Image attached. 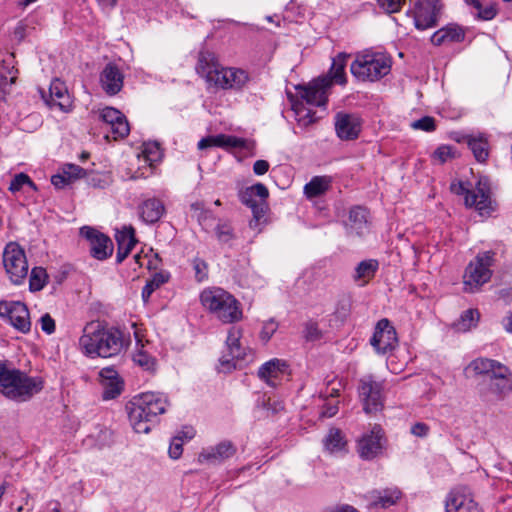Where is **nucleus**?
Returning <instances> with one entry per match:
<instances>
[{
	"instance_id": "obj_1",
	"label": "nucleus",
	"mask_w": 512,
	"mask_h": 512,
	"mask_svg": "<svg viewBox=\"0 0 512 512\" xmlns=\"http://www.w3.org/2000/svg\"><path fill=\"white\" fill-rule=\"evenodd\" d=\"M123 333L115 327H106L99 321L88 322L79 338L81 351L89 357L109 358L124 348Z\"/></svg>"
},
{
	"instance_id": "obj_2",
	"label": "nucleus",
	"mask_w": 512,
	"mask_h": 512,
	"mask_svg": "<svg viewBox=\"0 0 512 512\" xmlns=\"http://www.w3.org/2000/svg\"><path fill=\"white\" fill-rule=\"evenodd\" d=\"M196 71L209 84L224 90H241L250 80L247 71L221 66L215 54L209 51L199 53Z\"/></svg>"
},
{
	"instance_id": "obj_3",
	"label": "nucleus",
	"mask_w": 512,
	"mask_h": 512,
	"mask_svg": "<svg viewBox=\"0 0 512 512\" xmlns=\"http://www.w3.org/2000/svg\"><path fill=\"white\" fill-rule=\"evenodd\" d=\"M44 387L39 376H30L26 372L12 367L0 360V394L8 400L22 403L32 399Z\"/></svg>"
},
{
	"instance_id": "obj_4",
	"label": "nucleus",
	"mask_w": 512,
	"mask_h": 512,
	"mask_svg": "<svg viewBox=\"0 0 512 512\" xmlns=\"http://www.w3.org/2000/svg\"><path fill=\"white\" fill-rule=\"evenodd\" d=\"M167 397L161 393L145 392L134 397L129 411V421L136 433H148L157 423L158 416L166 411Z\"/></svg>"
},
{
	"instance_id": "obj_5",
	"label": "nucleus",
	"mask_w": 512,
	"mask_h": 512,
	"mask_svg": "<svg viewBox=\"0 0 512 512\" xmlns=\"http://www.w3.org/2000/svg\"><path fill=\"white\" fill-rule=\"evenodd\" d=\"M391 67L390 55L374 49H364L355 54L350 71L359 81L376 82L388 75Z\"/></svg>"
},
{
	"instance_id": "obj_6",
	"label": "nucleus",
	"mask_w": 512,
	"mask_h": 512,
	"mask_svg": "<svg viewBox=\"0 0 512 512\" xmlns=\"http://www.w3.org/2000/svg\"><path fill=\"white\" fill-rule=\"evenodd\" d=\"M202 306L222 323L230 324L242 319V310L238 300L219 287L204 289L200 294Z\"/></svg>"
},
{
	"instance_id": "obj_7",
	"label": "nucleus",
	"mask_w": 512,
	"mask_h": 512,
	"mask_svg": "<svg viewBox=\"0 0 512 512\" xmlns=\"http://www.w3.org/2000/svg\"><path fill=\"white\" fill-rule=\"evenodd\" d=\"M450 190L456 195H464L465 205L474 207L481 215L489 214L493 210L490 185L486 178H480L473 190L468 189L462 181H453Z\"/></svg>"
},
{
	"instance_id": "obj_8",
	"label": "nucleus",
	"mask_w": 512,
	"mask_h": 512,
	"mask_svg": "<svg viewBox=\"0 0 512 512\" xmlns=\"http://www.w3.org/2000/svg\"><path fill=\"white\" fill-rule=\"evenodd\" d=\"M494 255L495 253L492 251L479 253L475 260L468 264L463 275V285L466 292L474 293L490 280L492 275L490 267L493 264Z\"/></svg>"
},
{
	"instance_id": "obj_9",
	"label": "nucleus",
	"mask_w": 512,
	"mask_h": 512,
	"mask_svg": "<svg viewBox=\"0 0 512 512\" xmlns=\"http://www.w3.org/2000/svg\"><path fill=\"white\" fill-rule=\"evenodd\" d=\"M3 265L10 281L15 285L24 282L28 274V262L24 250L15 242L8 243L3 251Z\"/></svg>"
},
{
	"instance_id": "obj_10",
	"label": "nucleus",
	"mask_w": 512,
	"mask_h": 512,
	"mask_svg": "<svg viewBox=\"0 0 512 512\" xmlns=\"http://www.w3.org/2000/svg\"><path fill=\"white\" fill-rule=\"evenodd\" d=\"M358 393L365 413H376L383 409V383L376 381L373 376L367 375L360 379Z\"/></svg>"
},
{
	"instance_id": "obj_11",
	"label": "nucleus",
	"mask_w": 512,
	"mask_h": 512,
	"mask_svg": "<svg viewBox=\"0 0 512 512\" xmlns=\"http://www.w3.org/2000/svg\"><path fill=\"white\" fill-rule=\"evenodd\" d=\"M446 512H483L482 507L475 501L471 489L460 485L453 488L445 500Z\"/></svg>"
},
{
	"instance_id": "obj_12",
	"label": "nucleus",
	"mask_w": 512,
	"mask_h": 512,
	"mask_svg": "<svg viewBox=\"0 0 512 512\" xmlns=\"http://www.w3.org/2000/svg\"><path fill=\"white\" fill-rule=\"evenodd\" d=\"M0 316L6 318L18 331L27 333L31 329L30 315L27 306L19 301H1Z\"/></svg>"
},
{
	"instance_id": "obj_13",
	"label": "nucleus",
	"mask_w": 512,
	"mask_h": 512,
	"mask_svg": "<svg viewBox=\"0 0 512 512\" xmlns=\"http://www.w3.org/2000/svg\"><path fill=\"white\" fill-rule=\"evenodd\" d=\"M441 9L440 0H419L413 10L415 27L426 30L436 26Z\"/></svg>"
},
{
	"instance_id": "obj_14",
	"label": "nucleus",
	"mask_w": 512,
	"mask_h": 512,
	"mask_svg": "<svg viewBox=\"0 0 512 512\" xmlns=\"http://www.w3.org/2000/svg\"><path fill=\"white\" fill-rule=\"evenodd\" d=\"M80 235L88 241L90 253L95 259L105 260L112 255L113 243L105 234L92 227L83 226L80 228Z\"/></svg>"
},
{
	"instance_id": "obj_15",
	"label": "nucleus",
	"mask_w": 512,
	"mask_h": 512,
	"mask_svg": "<svg viewBox=\"0 0 512 512\" xmlns=\"http://www.w3.org/2000/svg\"><path fill=\"white\" fill-rule=\"evenodd\" d=\"M398 339L395 328L386 318L377 322L374 334L370 340L371 345L379 354L392 351L397 345Z\"/></svg>"
},
{
	"instance_id": "obj_16",
	"label": "nucleus",
	"mask_w": 512,
	"mask_h": 512,
	"mask_svg": "<svg viewBox=\"0 0 512 512\" xmlns=\"http://www.w3.org/2000/svg\"><path fill=\"white\" fill-rule=\"evenodd\" d=\"M384 432L379 425L362 435L358 440L357 449L360 457L371 460L377 457L383 450Z\"/></svg>"
},
{
	"instance_id": "obj_17",
	"label": "nucleus",
	"mask_w": 512,
	"mask_h": 512,
	"mask_svg": "<svg viewBox=\"0 0 512 512\" xmlns=\"http://www.w3.org/2000/svg\"><path fill=\"white\" fill-rule=\"evenodd\" d=\"M331 86L328 78H319L312 81L308 86H299L298 93L302 101L310 106H325L327 102V91Z\"/></svg>"
},
{
	"instance_id": "obj_18",
	"label": "nucleus",
	"mask_w": 512,
	"mask_h": 512,
	"mask_svg": "<svg viewBox=\"0 0 512 512\" xmlns=\"http://www.w3.org/2000/svg\"><path fill=\"white\" fill-rule=\"evenodd\" d=\"M362 128V120L357 114L338 112L335 115V131L341 140L358 138Z\"/></svg>"
},
{
	"instance_id": "obj_19",
	"label": "nucleus",
	"mask_w": 512,
	"mask_h": 512,
	"mask_svg": "<svg viewBox=\"0 0 512 512\" xmlns=\"http://www.w3.org/2000/svg\"><path fill=\"white\" fill-rule=\"evenodd\" d=\"M99 118L107 125L114 140L122 139L129 134L130 127L124 114L113 107H105L100 111Z\"/></svg>"
},
{
	"instance_id": "obj_20",
	"label": "nucleus",
	"mask_w": 512,
	"mask_h": 512,
	"mask_svg": "<svg viewBox=\"0 0 512 512\" xmlns=\"http://www.w3.org/2000/svg\"><path fill=\"white\" fill-rule=\"evenodd\" d=\"M241 336L242 332L239 328L231 327L229 329L226 340L229 355H223L220 358V364L222 366H227V368L235 367L234 360L243 359L245 357V347H243L240 342Z\"/></svg>"
},
{
	"instance_id": "obj_21",
	"label": "nucleus",
	"mask_w": 512,
	"mask_h": 512,
	"mask_svg": "<svg viewBox=\"0 0 512 512\" xmlns=\"http://www.w3.org/2000/svg\"><path fill=\"white\" fill-rule=\"evenodd\" d=\"M124 83V75L120 68L108 63L100 74V85L106 94L113 96L118 94Z\"/></svg>"
},
{
	"instance_id": "obj_22",
	"label": "nucleus",
	"mask_w": 512,
	"mask_h": 512,
	"mask_svg": "<svg viewBox=\"0 0 512 512\" xmlns=\"http://www.w3.org/2000/svg\"><path fill=\"white\" fill-rule=\"evenodd\" d=\"M99 377L103 389L102 397L104 400L114 399L121 394L123 381L120 379L118 372L114 368H103L99 372Z\"/></svg>"
},
{
	"instance_id": "obj_23",
	"label": "nucleus",
	"mask_w": 512,
	"mask_h": 512,
	"mask_svg": "<svg viewBox=\"0 0 512 512\" xmlns=\"http://www.w3.org/2000/svg\"><path fill=\"white\" fill-rule=\"evenodd\" d=\"M287 363L281 359H271L262 364L258 370V377L271 387H276L278 380L286 373Z\"/></svg>"
},
{
	"instance_id": "obj_24",
	"label": "nucleus",
	"mask_w": 512,
	"mask_h": 512,
	"mask_svg": "<svg viewBox=\"0 0 512 512\" xmlns=\"http://www.w3.org/2000/svg\"><path fill=\"white\" fill-rule=\"evenodd\" d=\"M236 453V448L230 441H222L214 447L204 449L198 456L200 463L212 462L219 463Z\"/></svg>"
},
{
	"instance_id": "obj_25",
	"label": "nucleus",
	"mask_w": 512,
	"mask_h": 512,
	"mask_svg": "<svg viewBox=\"0 0 512 512\" xmlns=\"http://www.w3.org/2000/svg\"><path fill=\"white\" fill-rule=\"evenodd\" d=\"M47 103L51 107H57L61 111L67 112L71 108L70 96L64 83L60 80L52 81L49 88V99Z\"/></svg>"
},
{
	"instance_id": "obj_26",
	"label": "nucleus",
	"mask_w": 512,
	"mask_h": 512,
	"mask_svg": "<svg viewBox=\"0 0 512 512\" xmlns=\"http://www.w3.org/2000/svg\"><path fill=\"white\" fill-rule=\"evenodd\" d=\"M165 213V206L160 199L149 198L144 200L139 206L141 219L147 224L158 222Z\"/></svg>"
},
{
	"instance_id": "obj_27",
	"label": "nucleus",
	"mask_w": 512,
	"mask_h": 512,
	"mask_svg": "<svg viewBox=\"0 0 512 512\" xmlns=\"http://www.w3.org/2000/svg\"><path fill=\"white\" fill-rule=\"evenodd\" d=\"M400 498L401 492L397 488L373 490L368 494L369 508H388L396 504Z\"/></svg>"
},
{
	"instance_id": "obj_28",
	"label": "nucleus",
	"mask_w": 512,
	"mask_h": 512,
	"mask_svg": "<svg viewBox=\"0 0 512 512\" xmlns=\"http://www.w3.org/2000/svg\"><path fill=\"white\" fill-rule=\"evenodd\" d=\"M116 242L118 246L116 261L121 263L137 243L134 229L132 227H124L116 234Z\"/></svg>"
},
{
	"instance_id": "obj_29",
	"label": "nucleus",
	"mask_w": 512,
	"mask_h": 512,
	"mask_svg": "<svg viewBox=\"0 0 512 512\" xmlns=\"http://www.w3.org/2000/svg\"><path fill=\"white\" fill-rule=\"evenodd\" d=\"M489 391L498 399H503L512 391V373L508 367H500L498 378L489 382Z\"/></svg>"
},
{
	"instance_id": "obj_30",
	"label": "nucleus",
	"mask_w": 512,
	"mask_h": 512,
	"mask_svg": "<svg viewBox=\"0 0 512 512\" xmlns=\"http://www.w3.org/2000/svg\"><path fill=\"white\" fill-rule=\"evenodd\" d=\"M378 268L379 262L377 260H363L355 267L352 279L358 286L363 287L374 278Z\"/></svg>"
},
{
	"instance_id": "obj_31",
	"label": "nucleus",
	"mask_w": 512,
	"mask_h": 512,
	"mask_svg": "<svg viewBox=\"0 0 512 512\" xmlns=\"http://www.w3.org/2000/svg\"><path fill=\"white\" fill-rule=\"evenodd\" d=\"M347 233L362 236L367 228V211L360 207H353L345 224Z\"/></svg>"
},
{
	"instance_id": "obj_32",
	"label": "nucleus",
	"mask_w": 512,
	"mask_h": 512,
	"mask_svg": "<svg viewBox=\"0 0 512 512\" xmlns=\"http://www.w3.org/2000/svg\"><path fill=\"white\" fill-rule=\"evenodd\" d=\"M332 179L330 176H314L305 186L304 194L312 199L325 194L331 187Z\"/></svg>"
},
{
	"instance_id": "obj_33",
	"label": "nucleus",
	"mask_w": 512,
	"mask_h": 512,
	"mask_svg": "<svg viewBox=\"0 0 512 512\" xmlns=\"http://www.w3.org/2000/svg\"><path fill=\"white\" fill-rule=\"evenodd\" d=\"M268 196L269 191L267 187L262 183H256L239 193L240 201L247 206L258 202L256 199L257 197L259 198V201H265Z\"/></svg>"
},
{
	"instance_id": "obj_34",
	"label": "nucleus",
	"mask_w": 512,
	"mask_h": 512,
	"mask_svg": "<svg viewBox=\"0 0 512 512\" xmlns=\"http://www.w3.org/2000/svg\"><path fill=\"white\" fill-rule=\"evenodd\" d=\"M324 448L330 454H337L345 450L346 440L340 429L331 428L323 439Z\"/></svg>"
},
{
	"instance_id": "obj_35",
	"label": "nucleus",
	"mask_w": 512,
	"mask_h": 512,
	"mask_svg": "<svg viewBox=\"0 0 512 512\" xmlns=\"http://www.w3.org/2000/svg\"><path fill=\"white\" fill-rule=\"evenodd\" d=\"M162 158L160 146L156 142H149L143 145L141 154L138 156L139 162H144L152 173L155 163L159 162Z\"/></svg>"
},
{
	"instance_id": "obj_36",
	"label": "nucleus",
	"mask_w": 512,
	"mask_h": 512,
	"mask_svg": "<svg viewBox=\"0 0 512 512\" xmlns=\"http://www.w3.org/2000/svg\"><path fill=\"white\" fill-rule=\"evenodd\" d=\"M349 57V54L342 52L333 58V62L329 71L330 78H328L331 80V82L334 81L340 85L346 83L345 66Z\"/></svg>"
},
{
	"instance_id": "obj_37",
	"label": "nucleus",
	"mask_w": 512,
	"mask_h": 512,
	"mask_svg": "<svg viewBox=\"0 0 512 512\" xmlns=\"http://www.w3.org/2000/svg\"><path fill=\"white\" fill-rule=\"evenodd\" d=\"M467 144L478 162H485L489 156L488 142L482 136L467 137Z\"/></svg>"
},
{
	"instance_id": "obj_38",
	"label": "nucleus",
	"mask_w": 512,
	"mask_h": 512,
	"mask_svg": "<svg viewBox=\"0 0 512 512\" xmlns=\"http://www.w3.org/2000/svg\"><path fill=\"white\" fill-rule=\"evenodd\" d=\"M292 109L295 114V119L299 125L307 127L315 122V112L306 107L303 101L294 102L292 104Z\"/></svg>"
},
{
	"instance_id": "obj_39",
	"label": "nucleus",
	"mask_w": 512,
	"mask_h": 512,
	"mask_svg": "<svg viewBox=\"0 0 512 512\" xmlns=\"http://www.w3.org/2000/svg\"><path fill=\"white\" fill-rule=\"evenodd\" d=\"M169 274L165 272L155 273L150 280H148L142 289V299L145 303L148 302L152 293L161 287L163 284L168 282Z\"/></svg>"
},
{
	"instance_id": "obj_40",
	"label": "nucleus",
	"mask_w": 512,
	"mask_h": 512,
	"mask_svg": "<svg viewBox=\"0 0 512 512\" xmlns=\"http://www.w3.org/2000/svg\"><path fill=\"white\" fill-rule=\"evenodd\" d=\"M480 314L476 309H468L462 313L460 319L455 323L457 331L466 332L476 327Z\"/></svg>"
},
{
	"instance_id": "obj_41",
	"label": "nucleus",
	"mask_w": 512,
	"mask_h": 512,
	"mask_svg": "<svg viewBox=\"0 0 512 512\" xmlns=\"http://www.w3.org/2000/svg\"><path fill=\"white\" fill-rule=\"evenodd\" d=\"M17 73V69L10 63L4 61L0 64V91L15 83Z\"/></svg>"
},
{
	"instance_id": "obj_42",
	"label": "nucleus",
	"mask_w": 512,
	"mask_h": 512,
	"mask_svg": "<svg viewBox=\"0 0 512 512\" xmlns=\"http://www.w3.org/2000/svg\"><path fill=\"white\" fill-rule=\"evenodd\" d=\"M498 361L488 358H476L470 362L468 369L472 370L476 375H487L493 369Z\"/></svg>"
},
{
	"instance_id": "obj_43",
	"label": "nucleus",
	"mask_w": 512,
	"mask_h": 512,
	"mask_svg": "<svg viewBox=\"0 0 512 512\" xmlns=\"http://www.w3.org/2000/svg\"><path fill=\"white\" fill-rule=\"evenodd\" d=\"M216 147L247 148V141L240 137L219 134V135H216Z\"/></svg>"
},
{
	"instance_id": "obj_44",
	"label": "nucleus",
	"mask_w": 512,
	"mask_h": 512,
	"mask_svg": "<svg viewBox=\"0 0 512 512\" xmlns=\"http://www.w3.org/2000/svg\"><path fill=\"white\" fill-rule=\"evenodd\" d=\"M47 280V273L42 267H34L31 270L29 288L31 291H40L44 288Z\"/></svg>"
},
{
	"instance_id": "obj_45",
	"label": "nucleus",
	"mask_w": 512,
	"mask_h": 512,
	"mask_svg": "<svg viewBox=\"0 0 512 512\" xmlns=\"http://www.w3.org/2000/svg\"><path fill=\"white\" fill-rule=\"evenodd\" d=\"M217 239L221 243H228L234 238L233 228L228 222H220L215 228Z\"/></svg>"
},
{
	"instance_id": "obj_46",
	"label": "nucleus",
	"mask_w": 512,
	"mask_h": 512,
	"mask_svg": "<svg viewBox=\"0 0 512 512\" xmlns=\"http://www.w3.org/2000/svg\"><path fill=\"white\" fill-rule=\"evenodd\" d=\"M24 185H28L31 188L36 189L35 184L28 175L24 173H19L15 175L12 181L10 182L9 190L15 193L20 191Z\"/></svg>"
},
{
	"instance_id": "obj_47",
	"label": "nucleus",
	"mask_w": 512,
	"mask_h": 512,
	"mask_svg": "<svg viewBox=\"0 0 512 512\" xmlns=\"http://www.w3.org/2000/svg\"><path fill=\"white\" fill-rule=\"evenodd\" d=\"M445 31L447 43L461 42L464 40L465 32L457 25H447L442 28Z\"/></svg>"
},
{
	"instance_id": "obj_48",
	"label": "nucleus",
	"mask_w": 512,
	"mask_h": 512,
	"mask_svg": "<svg viewBox=\"0 0 512 512\" xmlns=\"http://www.w3.org/2000/svg\"><path fill=\"white\" fill-rule=\"evenodd\" d=\"M192 217L196 218L200 225L204 226L206 220L212 217V214L204 209V205L201 202H195L190 206Z\"/></svg>"
},
{
	"instance_id": "obj_49",
	"label": "nucleus",
	"mask_w": 512,
	"mask_h": 512,
	"mask_svg": "<svg viewBox=\"0 0 512 512\" xmlns=\"http://www.w3.org/2000/svg\"><path fill=\"white\" fill-rule=\"evenodd\" d=\"M455 157V150L450 145H441L433 153V158L440 164L445 163L447 160Z\"/></svg>"
},
{
	"instance_id": "obj_50",
	"label": "nucleus",
	"mask_w": 512,
	"mask_h": 512,
	"mask_svg": "<svg viewBox=\"0 0 512 512\" xmlns=\"http://www.w3.org/2000/svg\"><path fill=\"white\" fill-rule=\"evenodd\" d=\"M248 207L251 208L253 213V220L250 221L249 225L251 228H256L259 221L266 213V206L264 205V201H258L252 205H248Z\"/></svg>"
},
{
	"instance_id": "obj_51",
	"label": "nucleus",
	"mask_w": 512,
	"mask_h": 512,
	"mask_svg": "<svg viewBox=\"0 0 512 512\" xmlns=\"http://www.w3.org/2000/svg\"><path fill=\"white\" fill-rule=\"evenodd\" d=\"M134 362L145 370H152L155 366L154 358L143 351H138L133 356Z\"/></svg>"
},
{
	"instance_id": "obj_52",
	"label": "nucleus",
	"mask_w": 512,
	"mask_h": 512,
	"mask_svg": "<svg viewBox=\"0 0 512 512\" xmlns=\"http://www.w3.org/2000/svg\"><path fill=\"white\" fill-rule=\"evenodd\" d=\"M411 127L415 130L431 132V131H434L436 128L435 119L430 116H424L418 120L413 121L411 123Z\"/></svg>"
},
{
	"instance_id": "obj_53",
	"label": "nucleus",
	"mask_w": 512,
	"mask_h": 512,
	"mask_svg": "<svg viewBox=\"0 0 512 512\" xmlns=\"http://www.w3.org/2000/svg\"><path fill=\"white\" fill-rule=\"evenodd\" d=\"M63 172L70 182L80 179L86 175L85 170L75 164H66L63 168Z\"/></svg>"
},
{
	"instance_id": "obj_54",
	"label": "nucleus",
	"mask_w": 512,
	"mask_h": 512,
	"mask_svg": "<svg viewBox=\"0 0 512 512\" xmlns=\"http://www.w3.org/2000/svg\"><path fill=\"white\" fill-rule=\"evenodd\" d=\"M193 268L195 271V278L198 282H202L207 279L208 266L205 261L196 258L193 260Z\"/></svg>"
},
{
	"instance_id": "obj_55",
	"label": "nucleus",
	"mask_w": 512,
	"mask_h": 512,
	"mask_svg": "<svg viewBox=\"0 0 512 512\" xmlns=\"http://www.w3.org/2000/svg\"><path fill=\"white\" fill-rule=\"evenodd\" d=\"M182 446H183L182 437L180 435L174 436L170 442V446H169V450H168L169 456L172 459H178L182 455V452H183Z\"/></svg>"
},
{
	"instance_id": "obj_56",
	"label": "nucleus",
	"mask_w": 512,
	"mask_h": 512,
	"mask_svg": "<svg viewBox=\"0 0 512 512\" xmlns=\"http://www.w3.org/2000/svg\"><path fill=\"white\" fill-rule=\"evenodd\" d=\"M304 336L307 340L310 341L319 339L321 336V332L318 328L317 323L311 321L307 322L304 328Z\"/></svg>"
},
{
	"instance_id": "obj_57",
	"label": "nucleus",
	"mask_w": 512,
	"mask_h": 512,
	"mask_svg": "<svg viewBox=\"0 0 512 512\" xmlns=\"http://www.w3.org/2000/svg\"><path fill=\"white\" fill-rule=\"evenodd\" d=\"M378 3L387 13H395L401 9L403 0H378Z\"/></svg>"
},
{
	"instance_id": "obj_58",
	"label": "nucleus",
	"mask_w": 512,
	"mask_h": 512,
	"mask_svg": "<svg viewBox=\"0 0 512 512\" xmlns=\"http://www.w3.org/2000/svg\"><path fill=\"white\" fill-rule=\"evenodd\" d=\"M277 323L274 320H269L264 323L260 332V337L264 341H268L277 330Z\"/></svg>"
},
{
	"instance_id": "obj_59",
	"label": "nucleus",
	"mask_w": 512,
	"mask_h": 512,
	"mask_svg": "<svg viewBox=\"0 0 512 512\" xmlns=\"http://www.w3.org/2000/svg\"><path fill=\"white\" fill-rule=\"evenodd\" d=\"M477 17L481 20H491L496 16V8L493 4H489L486 7L477 9Z\"/></svg>"
},
{
	"instance_id": "obj_60",
	"label": "nucleus",
	"mask_w": 512,
	"mask_h": 512,
	"mask_svg": "<svg viewBox=\"0 0 512 512\" xmlns=\"http://www.w3.org/2000/svg\"><path fill=\"white\" fill-rule=\"evenodd\" d=\"M41 329L47 333L52 334L55 331V321L49 314H44L40 318Z\"/></svg>"
},
{
	"instance_id": "obj_61",
	"label": "nucleus",
	"mask_w": 512,
	"mask_h": 512,
	"mask_svg": "<svg viewBox=\"0 0 512 512\" xmlns=\"http://www.w3.org/2000/svg\"><path fill=\"white\" fill-rule=\"evenodd\" d=\"M430 428L423 422H417L411 427V433L416 437L424 438L428 435Z\"/></svg>"
},
{
	"instance_id": "obj_62",
	"label": "nucleus",
	"mask_w": 512,
	"mask_h": 512,
	"mask_svg": "<svg viewBox=\"0 0 512 512\" xmlns=\"http://www.w3.org/2000/svg\"><path fill=\"white\" fill-rule=\"evenodd\" d=\"M337 412H338V402L326 403L323 406V409L321 411V416L330 418V417L335 416L337 414Z\"/></svg>"
},
{
	"instance_id": "obj_63",
	"label": "nucleus",
	"mask_w": 512,
	"mask_h": 512,
	"mask_svg": "<svg viewBox=\"0 0 512 512\" xmlns=\"http://www.w3.org/2000/svg\"><path fill=\"white\" fill-rule=\"evenodd\" d=\"M51 183L58 189L63 188L65 185L70 184L71 182L67 179V176L64 174L53 175L51 178Z\"/></svg>"
},
{
	"instance_id": "obj_64",
	"label": "nucleus",
	"mask_w": 512,
	"mask_h": 512,
	"mask_svg": "<svg viewBox=\"0 0 512 512\" xmlns=\"http://www.w3.org/2000/svg\"><path fill=\"white\" fill-rule=\"evenodd\" d=\"M269 170V163L266 160H257L253 164V172L256 175H264Z\"/></svg>"
}]
</instances>
